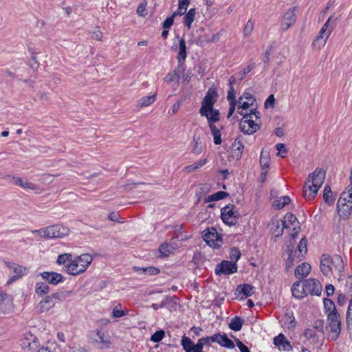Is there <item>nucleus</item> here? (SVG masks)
Returning <instances> with one entry per match:
<instances>
[{
  "mask_svg": "<svg viewBox=\"0 0 352 352\" xmlns=\"http://www.w3.org/2000/svg\"><path fill=\"white\" fill-rule=\"evenodd\" d=\"M218 97L217 89L214 87H210L201 102L199 113L201 116L206 118L209 126L214 125L220 120L219 111L214 108Z\"/></svg>",
  "mask_w": 352,
  "mask_h": 352,
  "instance_id": "obj_1",
  "label": "nucleus"
},
{
  "mask_svg": "<svg viewBox=\"0 0 352 352\" xmlns=\"http://www.w3.org/2000/svg\"><path fill=\"white\" fill-rule=\"evenodd\" d=\"M326 172L322 169H316L309 174L303 188V196L307 199H313L317 195L319 189L324 184Z\"/></svg>",
  "mask_w": 352,
  "mask_h": 352,
  "instance_id": "obj_2",
  "label": "nucleus"
},
{
  "mask_svg": "<svg viewBox=\"0 0 352 352\" xmlns=\"http://www.w3.org/2000/svg\"><path fill=\"white\" fill-rule=\"evenodd\" d=\"M344 270V264L341 256L334 255L330 256L323 254L320 260V270L322 273L329 277H336Z\"/></svg>",
  "mask_w": 352,
  "mask_h": 352,
  "instance_id": "obj_3",
  "label": "nucleus"
},
{
  "mask_svg": "<svg viewBox=\"0 0 352 352\" xmlns=\"http://www.w3.org/2000/svg\"><path fill=\"white\" fill-rule=\"evenodd\" d=\"M70 233V228L63 224H54L32 231L35 237L41 239H63Z\"/></svg>",
  "mask_w": 352,
  "mask_h": 352,
  "instance_id": "obj_4",
  "label": "nucleus"
},
{
  "mask_svg": "<svg viewBox=\"0 0 352 352\" xmlns=\"http://www.w3.org/2000/svg\"><path fill=\"white\" fill-rule=\"evenodd\" d=\"M92 260L93 257L89 254L73 256L71 263L67 266L66 273L72 276L80 275L87 270Z\"/></svg>",
  "mask_w": 352,
  "mask_h": 352,
  "instance_id": "obj_5",
  "label": "nucleus"
},
{
  "mask_svg": "<svg viewBox=\"0 0 352 352\" xmlns=\"http://www.w3.org/2000/svg\"><path fill=\"white\" fill-rule=\"evenodd\" d=\"M237 112L242 116L250 113H260L257 110V103L255 96L250 92H244L237 100Z\"/></svg>",
  "mask_w": 352,
  "mask_h": 352,
  "instance_id": "obj_6",
  "label": "nucleus"
},
{
  "mask_svg": "<svg viewBox=\"0 0 352 352\" xmlns=\"http://www.w3.org/2000/svg\"><path fill=\"white\" fill-rule=\"evenodd\" d=\"M261 126V116L260 113H250L243 116L239 122L241 131L248 135H252L257 132Z\"/></svg>",
  "mask_w": 352,
  "mask_h": 352,
  "instance_id": "obj_7",
  "label": "nucleus"
},
{
  "mask_svg": "<svg viewBox=\"0 0 352 352\" xmlns=\"http://www.w3.org/2000/svg\"><path fill=\"white\" fill-rule=\"evenodd\" d=\"M327 331L328 336L332 340H336L341 331V322L340 316L336 310L327 314Z\"/></svg>",
  "mask_w": 352,
  "mask_h": 352,
  "instance_id": "obj_8",
  "label": "nucleus"
},
{
  "mask_svg": "<svg viewBox=\"0 0 352 352\" xmlns=\"http://www.w3.org/2000/svg\"><path fill=\"white\" fill-rule=\"evenodd\" d=\"M206 243L213 249L219 248L223 243L222 236L214 228H209L203 232Z\"/></svg>",
  "mask_w": 352,
  "mask_h": 352,
  "instance_id": "obj_9",
  "label": "nucleus"
},
{
  "mask_svg": "<svg viewBox=\"0 0 352 352\" xmlns=\"http://www.w3.org/2000/svg\"><path fill=\"white\" fill-rule=\"evenodd\" d=\"M69 294V292L55 293L46 296L41 301H40L36 307L39 312L43 313L50 310L55 305L54 300H60L66 294Z\"/></svg>",
  "mask_w": 352,
  "mask_h": 352,
  "instance_id": "obj_10",
  "label": "nucleus"
},
{
  "mask_svg": "<svg viewBox=\"0 0 352 352\" xmlns=\"http://www.w3.org/2000/svg\"><path fill=\"white\" fill-rule=\"evenodd\" d=\"M283 223L284 228L289 231V234L292 238L298 235L300 230V223L293 214H286L283 219Z\"/></svg>",
  "mask_w": 352,
  "mask_h": 352,
  "instance_id": "obj_11",
  "label": "nucleus"
},
{
  "mask_svg": "<svg viewBox=\"0 0 352 352\" xmlns=\"http://www.w3.org/2000/svg\"><path fill=\"white\" fill-rule=\"evenodd\" d=\"M238 216V212L233 205H228L221 209V219L228 226L235 225Z\"/></svg>",
  "mask_w": 352,
  "mask_h": 352,
  "instance_id": "obj_12",
  "label": "nucleus"
},
{
  "mask_svg": "<svg viewBox=\"0 0 352 352\" xmlns=\"http://www.w3.org/2000/svg\"><path fill=\"white\" fill-rule=\"evenodd\" d=\"M271 158L270 152L267 150L262 149L260 155L261 175L260 181L263 183L265 182L268 170L270 166Z\"/></svg>",
  "mask_w": 352,
  "mask_h": 352,
  "instance_id": "obj_13",
  "label": "nucleus"
},
{
  "mask_svg": "<svg viewBox=\"0 0 352 352\" xmlns=\"http://www.w3.org/2000/svg\"><path fill=\"white\" fill-rule=\"evenodd\" d=\"M184 68L182 65H178L173 71L168 72L163 78L164 83L169 85H175L176 87L179 85L180 80V74L184 73Z\"/></svg>",
  "mask_w": 352,
  "mask_h": 352,
  "instance_id": "obj_14",
  "label": "nucleus"
},
{
  "mask_svg": "<svg viewBox=\"0 0 352 352\" xmlns=\"http://www.w3.org/2000/svg\"><path fill=\"white\" fill-rule=\"evenodd\" d=\"M20 344L25 351L34 350L38 347V338L30 332L25 333L20 341Z\"/></svg>",
  "mask_w": 352,
  "mask_h": 352,
  "instance_id": "obj_15",
  "label": "nucleus"
},
{
  "mask_svg": "<svg viewBox=\"0 0 352 352\" xmlns=\"http://www.w3.org/2000/svg\"><path fill=\"white\" fill-rule=\"evenodd\" d=\"M12 182L14 184L21 187L24 190L34 192H38L39 190V187L37 184L30 182L25 177L13 176Z\"/></svg>",
  "mask_w": 352,
  "mask_h": 352,
  "instance_id": "obj_16",
  "label": "nucleus"
},
{
  "mask_svg": "<svg viewBox=\"0 0 352 352\" xmlns=\"http://www.w3.org/2000/svg\"><path fill=\"white\" fill-rule=\"evenodd\" d=\"M296 21V8H291L287 10L281 19V29L283 30H287L292 27Z\"/></svg>",
  "mask_w": 352,
  "mask_h": 352,
  "instance_id": "obj_17",
  "label": "nucleus"
},
{
  "mask_svg": "<svg viewBox=\"0 0 352 352\" xmlns=\"http://www.w3.org/2000/svg\"><path fill=\"white\" fill-rule=\"evenodd\" d=\"M236 271V264L228 261H223L215 269L217 275L233 274Z\"/></svg>",
  "mask_w": 352,
  "mask_h": 352,
  "instance_id": "obj_18",
  "label": "nucleus"
},
{
  "mask_svg": "<svg viewBox=\"0 0 352 352\" xmlns=\"http://www.w3.org/2000/svg\"><path fill=\"white\" fill-rule=\"evenodd\" d=\"M172 49L177 52V59L178 65H182L187 57V47L185 40L184 38H179V43L177 44L174 43Z\"/></svg>",
  "mask_w": 352,
  "mask_h": 352,
  "instance_id": "obj_19",
  "label": "nucleus"
},
{
  "mask_svg": "<svg viewBox=\"0 0 352 352\" xmlns=\"http://www.w3.org/2000/svg\"><path fill=\"white\" fill-rule=\"evenodd\" d=\"M41 278L51 285H58L63 281L61 274L56 272H43L39 274Z\"/></svg>",
  "mask_w": 352,
  "mask_h": 352,
  "instance_id": "obj_20",
  "label": "nucleus"
},
{
  "mask_svg": "<svg viewBox=\"0 0 352 352\" xmlns=\"http://www.w3.org/2000/svg\"><path fill=\"white\" fill-rule=\"evenodd\" d=\"M306 291L308 294L319 296L322 292V285L320 283L314 278H309L305 282Z\"/></svg>",
  "mask_w": 352,
  "mask_h": 352,
  "instance_id": "obj_21",
  "label": "nucleus"
},
{
  "mask_svg": "<svg viewBox=\"0 0 352 352\" xmlns=\"http://www.w3.org/2000/svg\"><path fill=\"white\" fill-rule=\"evenodd\" d=\"M269 229L274 236L278 237L281 236L285 229L283 220L276 217H273L269 224Z\"/></svg>",
  "mask_w": 352,
  "mask_h": 352,
  "instance_id": "obj_22",
  "label": "nucleus"
},
{
  "mask_svg": "<svg viewBox=\"0 0 352 352\" xmlns=\"http://www.w3.org/2000/svg\"><path fill=\"white\" fill-rule=\"evenodd\" d=\"M211 342H217L223 347L228 349H233L234 344L233 342L230 340L226 334L217 333L211 336Z\"/></svg>",
  "mask_w": 352,
  "mask_h": 352,
  "instance_id": "obj_23",
  "label": "nucleus"
},
{
  "mask_svg": "<svg viewBox=\"0 0 352 352\" xmlns=\"http://www.w3.org/2000/svg\"><path fill=\"white\" fill-rule=\"evenodd\" d=\"M7 266L13 270L14 275L11 277V280H16L25 276L28 272V268L25 266L15 264L8 263Z\"/></svg>",
  "mask_w": 352,
  "mask_h": 352,
  "instance_id": "obj_24",
  "label": "nucleus"
},
{
  "mask_svg": "<svg viewBox=\"0 0 352 352\" xmlns=\"http://www.w3.org/2000/svg\"><path fill=\"white\" fill-rule=\"evenodd\" d=\"M305 289V285L304 283L300 281L296 282L292 287V295L298 299L303 298L308 295V292Z\"/></svg>",
  "mask_w": 352,
  "mask_h": 352,
  "instance_id": "obj_25",
  "label": "nucleus"
},
{
  "mask_svg": "<svg viewBox=\"0 0 352 352\" xmlns=\"http://www.w3.org/2000/svg\"><path fill=\"white\" fill-rule=\"evenodd\" d=\"M176 247L171 243H163L159 247L158 251L161 256L168 257L170 254H175L176 252Z\"/></svg>",
  "mask_w": 352,
  "mask_h": 352,
  "instance_id": "obj_26",
  "label": "nucleus"
},
{
  "mask_svg": "<svg viewBox=\"0 0 352 352\" xmlns=\"http://www.w3.org/2000/svg\"><path fill=\"white\" fill-rule=\"evenodd\" d=\"M311 267L307 263H303L297 266L295 270V276L298 278H302L308 276L311 271Z\"/></svg>",
  "mask_w": 352,
  "mask_h": 352,
  "instance_id": "obj_27",
  "label": "nucleus"
},
{
  "mask_svg": "<svg viewBox=\"0 0 352 352\" xmlns=\"http://www.w3.org/2000/svg\"><path fill=\"white\" fill-rule=\"evenodd\" d=\"M352 208L351 202L349 204H340V200H338L337 204V211L340 217L343 219L348 218L351 214V210Z\"/></svg>",
  "mask_w": 352,
  "mask_h": 352,
  "instance_id": "obj_28",
  "label": "nucleus"
},
{
  "mask_svg": "<svg viewBox=\"0 0 352 352\" xmlns=\"http://www.w3.org/2000/svg\"><path fill=\"white\" fill-rule=\"evenodd\" d=\"M208 160L206 158L200 160L192 164L185 166L183 169V171L186 173H194L198 170L199 169L201 168L204 166L206 164Z\"/></svg>",
  "mask_w": 352,
  "mask_h": 352,
  "instance_id": "obj_29",
  "label": "nucleus"
},
{
  "mask_svg": "<svg viewBox=\"0 0 352 352\" xmlns=\"http://www.w3.org/2000/svg\"><path fill=\"white\" fill-rule=\"evenodd\" d=\"M73 258V255L71 253H64L59 254L56 258V264L63 266L65 272H66L67 266Z\"/></svg>",
  "mask_w": 352,
  "mask_h": 352,
  "instance_id": "obj_30",
  "label": "nucleus"
},
{
  "mask_svg": "<svg viewBox=\"0 0 352 352\" xmlns=\"http://www.w3.org/2000/svg\"><path fill=\"white\" fill-rule=\"evenodd\" d=\"M274 343L278 346L280 350L289 351L292 349L290 344L286 340L285 336L282 334H280L274 339Z\"/></svg>",
  "mask_w": 352,
  "mask_h": 352,
  "instance_id": "obj_31",
  "label": "nucleus"
},
{
  "mask_svg": "<svg viewBox=\"0 0 352 352\" xmlns=\"http://www.w3.org/2000/svg\"><path fill=\"white\" fill-rule=\"evenodd\" d=\"M191 151L193 154L199 155L202 153L204 147L201 143V138L195 135L191 142Z\"/></svg>",
  "mask_w": 352,
  "mask_h": 352,
  "instance_id": "obj_32",
  "label": "nucleus"
},
{
  "mask_svg": "<svg viewBox=\"0 0 352 352\" xmlns=\"http://www.w3.org/2000/svg\"><path fill=\"white\" fill-rule=\"evenodd\" d=\"M157 94H154L151 96H146L142 97L138 102L136 106L138 108L148 107L153 104L156 100Z\"/></svg>",
  "mask_w": 352,
  "mask_h": 352,
  "instance_id": "obj_33",
  "label": "nucleus"
},
{
  "mask_svg": "<svg viewBox=\"0 0 352 352\" xmlns=\"http://www.w3.org/2000/svg\"><path fill=\"white\" fill-rule=\"evenodd\" d=\"M331 20V17H329L324 24L322 25V28L320 30L319 32L316 36L322 37L323 38L328 39L329 36L331 35L333 28L330 27L329 23Z\"/></svg>",
  "mask_w": 352,
  "mask_h": 352,
  "instance_id": "obj_34",
  "label": "nucleus"
},
{
  "mask_svg": "<svg viewBox=\"0 0 352 352\" xmlns=\"http://www.w3.org/2000/svg\"><path fill=\"white\" fill-rule=\"evenodd\" d=\"M189 3L190 1L188 0H179V7L177 10L173 13L172 16L175 18L177 16L184 15L186 12Z\"/></svg>",
  "mask_w": 352,
  "mask_h": 352,
  "instance_id": "obj_35",
  "label": "nucleus"
},
{
  "mask_svg": "<svg viewBox=\"0 0 352 352\" xmlns=\"http://www.w3.org/2000/svg\"><path fill=\"white\" fill-rule=\"evenodd\" d=\"M196 16V10L195 8H191L184 16V24L190 29L191 28V24L195 21Z\"/></svg>",
  "mask_w": 352,
  "mask_h": 352,
  "instance_id": "obj_36",
  "label": "nucleus"
},
{
  "mask_svg": "<svg viewBox=\"0 0 352 352\" xmlns=\"http://www.w3.org/2000/svg\"><path fill=\"white\" fill-rule=\"evenodd\" d=\"M327 41V39L316 36L312 41L311 47L314 50H321L325 46Z\"/></svg>",
  "mask_w": 352,
  "mask_h": 352,
  "instance_id": "obj_37",
  "label": "nucleus"
},
{
  "mask_svg": "<svg viewBox=\"0 0 352 352\" xmlns=\"http://www.w3.org/2000/svg\"><path fill=\"white\" fill-rule=\"evenodd\" d=\"M50 292V287L43 282H39L36 284L35 286V292L39 296H43L45 294H48Z\"/></svg>",
  "mask_w": 352,
  "mask_h": 352,
  "instance_id": "obj_38",
  "label": "nucleus"
},
{
  "mask_svg": "<svg viewBox=\"0 0 352 352\" xmlns=\"http://www.w3.org/2000/svg\"><path fill=\"white\" fill-rule=\"evenodd\" d=\"M94 340L98 343L104 344H110L109 339L104 333L102 332L101 331L96 330L94 332Z\"/></svg>",
  "mask_w": 352,
  "mask_h": 352,
  "instance_id": "obj_39",
  "label": "nucleus"
},
{
  "mask_svg": "<svg viewBox=\"0 0 352 352\" xmlns=\"http://www.w3.org/2000/svg\"><path fill=\"white\" fill-rule=\"evenodd\" d=\"M340 204H349L350 202H351L352 204V190L348 188L346 191H344L340 199Z\"/></svg>",
  "mask_w": 352,
  "mask_h": 352,
  "instance_id": "obj_40",
  "label": "nucleus"
},
{
  "mask_svg": "<svg viewBox=\"0 0 352 352\" xmlns=\"http://www.w3.org/2000/svg\"><path fill=\"white\" fill-rule=\"evenodd\" d=\"M181 344L186 352H193L194 343L189 338L183 336Z\"/></svg>",
  "mask_w": 352,
  "mask_h": 352,
  "instance_id": "obj_41",
  "label": "nucleus"
},
{
  "mask_svg": "<svg viewBox=\"0 0 352 352\" xmlns=\"http://www.w3.org/2000/svg\"><path fill=\"white\" fill-rule=\"evenodd\" d=\"M228 194L223 191H219L214 194L208 196L206 199V202H211L214 201L221 200L227 197Z\"/></svg>",
  "mask_w": 352,
  "mask_h": 352,
  "instance_id": "obj_42",
  "label": "nucleus"
},
{
  "mask_svg": "<svg viewBox=\"0 0 352 352\" xmlns=\"http://www.w3.org/2000/svg\"><path fill=\"white\" fill-rule=\"evenodd\" d=\"M146 6V0H142L136 10L137 14L140 16L145 17L148 14Z\"/></svg>",
  "mask_w": 352,
  "mask_h": 352,
  "instance_id": "obj_43",
  "label": "nucleus"
},
{
  "mask_svg": "<svg viewBox=\"0 0 352 352\" xmlns=\"http://www.w3.org/2000/svg\"><path fill=\"white\" fill-rule=\"evenodd\" d=\"M211 130V133L214 138V143L217 145L221 144V135L219 130L214 125L209 126Z\"/></svg>",
  "mask_w": 352,
  "mask_h": 352,
  "instance_id": "obj_44",
  "label": "nucleus"
},
{
  "mask_svg": "<svg viewBox=\"0 0 352 352\" xmlns=\"http://www.w3.org/2000/svg\"><path fill=\"white\" fill-rule=\"evenodd\" d=\"M291 199L288 196L282 197L274 201L273 205L278 209L284 208L290 202Z\"/></svg>",
  "mask_w": 352,
  "mask_h": 352,
  "instance_id": "obj_45",
  "label": "nucleus"
},
{
  "mask_svg": "<svg viewBox=\"0 0 352 352\" xmlns=\"http://www.w3.org/2000/svg\"><path fill=\"white\" fill-rule=\"evenodd\" d=\"M323 198L326 203L331 204L333 202L334 198L330 186H326L323 192Z\"/></svg>",
  "mask_w": 352,
  "mask_h": 352,
  "instance_id": "obj_46",
  "label": "nucleus"
},
{
  "mask_svg": "<svg viewBox=\"0 0 352 352\" xmlns=\"http://www.w3.org/2000/svg\"><path fill=\"white\" fill-rule=\"evenodd\" d=\"M243 320L240 318L235 317L231 320L229 327L232 330L237 331L241 330Z\"/></svg>",
  "mask_w": 352,
  "mask_h": 352,
  "instance_id": "obj_47",
  "label": "nucleus"
},
{
  "mask_svg": "<svg viewBox=\"0 0 352 352\" xmlns=\"http://www.w3.org/2000/svg\"><path fill=\"white\" fill-rule=\"evenodd\" d=\"M128 315V311L121 308L120 305L116 306L111 312V316L115 318H121Z\"/></svg>",
  "mask_w": 352,
  "mask_h": 352,
  "instance_id": "obj_48",
  "label": "nucleus"
},
{
  "mask_svg": "<svg viewBox=\"0 0 352 352\" xmlns=\"http://www.w3.org/2000/svg\"><path fill=\"white\" fill-rule=\"evenodd\" d=\"M307 239L305 237L301 239L299 244L298 245V251L299 252L298 256L302 257L306 254L307 249Z\"/></svg>",
  "mask_w": 352,
  "mask_h": 352,
  "instance_id": "obj_49",
  "label": "nucleus"
},
{
  "mask_svg": "<svg viewBox=\"0 0 352 352\" xmlns=\"http://www.w3.org/2000/svg\"><path fill=\"white\" fill-rule=\"evenodd\" d=\"M139 270L148 275H156L160 273V270L157 267L150 266L146 267L140 268Z\"/></svg>",
  "mask_w": 352,
  "mask_h": 352,
  "instance_id": "obj_50",
  "label": "nucleus"
},
{
  "mask_svg": "<svg viewBox=\"0 0 352 352\" xmlns=\"http://www.w3.org/2000/svg\"><path fill=\"white\" fill-rule=\"evenodd\" d=\"M232 146H233V148H234V149L236 151H238L239 155L241 156V155L242 154L244 146L242 143L241 139L239 137L235 139V140L232 144Z\"/></svg>",
  "mask_w": 352,
  "mask_h": 352,
  "instance_id": "obj_51",
  "label": "nucleus"
},
{
  "mask_svg": "<svg viewBox=\"0 0 352 352\" xmlns=\"http://www.w3.org/2000/svg\"><path fill=\"white\" fill-rule=\"evenodd\" d=\"M253 30H254V23L252 21L249 20L243 28L244 36H245V37L249 36L252 34Z\"/></svg>",
  "mask_w": 352,
  "mask_h": 352,
  "instance_id": "obj_52",
  "label": "nucleus"
},
{
  "mask_svg": "<svg viewBox=\"0 0 352 352\" xmlns=\"http://www.w3.org/2000/svg\"><path fill=\"white\" fill-rule=\"evenodd\" d=\"M164 336V331L163 330L157 331L151 337V340L153 342H158L161 341Z\"/></svg>",
  "mask_w": 352,
  "mask_h": 352,
  "instance_id": "obj_53",
  "label": "nucleus"
},
{
  "mask_svg": "<svg viewBox=\"0 0 352 352\" xmlns=\"http://www.w3.org/2000/svg\"><path fill=\"white\" fill-rule=\"evenodd\" d=\"M241 252L237 248H232L230 251V258L232 263H235L240 258Z\"/></svg>",
  "mask_w": 352,
  "mask_h": 352,
  "instance_id": "obj_54",
  "label": "nucleus"
},
{
  "mask_svg": "<svg viewBox=\"0 0 352 352\" xmlns=\"http://www.w3.org/2000/svg\"><path fill=\"white\" fill-rule=\"evenodd\" d=\"M103 37V33L99 28H96L92 32L91 38L97 41H102Z\"/></svg>",
  "mask_w": 352,
  "mask_h": 352,
  "instance_id": "obj_55",
  "label": "nucleus"
},
{
  "mask_svg": "<svg viewBox=\"0 0 352 352\" xmlns=\"http://www.w3.org/2000/svg\"><path fill=\"white\" fill-rule=\"evenodd\" d=\"M324 306L327 311V314L331 311L336 310L334 303L330 299H324Z\"/></svg>",
  "mask_w": 352,
  "mask_h": 352,
  "instance_id": "obj_56",
  "label": "nucleus"
},
{
  "mask_svg": "<svg viewBox=\"0 0 352 352\" xmlns=\"http://www.w3.org/2000/svg\"><path fill=\"white\" fill-rule=\"evenodd\" d=\"M275 104V98L273 94H271L266 99L264 106L265 109H273Z\"/></svg>",
  "mask_w": 352,
  "mask_h": 352,
  "instance_id": "obj_57",
  "label": "nucleus"
},
{
  "mask_svg": "<svg viewBox=\"0 0 352 352\" xmlns=\"http://www.w3.org/2000/svg\"><path fill=\"white\" fill-rule=\"evenodd\" d=\"M276 148L278 151L277 155L283 158L285 157L287 152L285 144L282 143L277 144Z\"/></svg>",
  "mask_w": 352,
  "mask_h": 352,
  "instance_id": "obj_58",
  "label": "nucleus"
},
{
  "mask_svg": "<svg viewBox=\"0 0 352 352\" xmlns=\"http://www.w3.org/2000/svg\"><path fill=\"white\" fill-rule=\"evenodd\" d=\"M254 287L248 284H245L241 289V292L246 296H250L253 294Z\"/></svg>",
  "mask_w": 352,
  "mask_h": 352,
  "instance_id": "obj_59",
  "label": "nucleus"
},
{
  "mask_svg": "<svg viewBox=\"0 0 352 352\" xmlns=\"http://www.w3.org/2000/svg\"><path fill=\"white\" fill-rule=\"evenodd\" d=\"M227 99L229 102H237L235 96V91L232 86L230 88L228 92Z\"/></svg>",
  "mask_w": 352,
  "mask_h": 352,
  "instance_id": "obj_60",
  "label": "nucleus"
},
{
  "mask_svg": "<svg viewBox=\"0 0 352 352\" xmlns=\"http://www.w3.org/2000/svg\"><path fill=\"white\" fill-rule=\"evenodd\" d=\"M182 104V102L181 100H177L175 102L171 107L170 115H175L179 111Z\"/></svg>",
  "mask_w": 352,
  "mask_h": 352,
  "instance_id": "obj_61",
  "label": "nucleus"
},
{
  "mask_svg": "<svg viewBox=\"0 0 352 352\" xmlns=\"http://www.w3.org/2000/svg\"><path fill=\"white\" fill-rule=\"evenodd\" d=\"M205 340H199L197 343L196 344H194L193 346V352H204L203 348H204V342Z\"/></svg>",
  "mask_w": 352,
  "mask_h": 352,
  "instance_id": "obj_62",
  "label": "nucleus"
},
{
  "mask_svg": "<svg viewBox=\"0 0 352 352\" xmlns=\"http://www.w3.org/2000/svg\"><path fill=\"white\" fill-rule=\"evenodd\" d=\"M174 19L175 17H173L172 15L168 17L163 23V28L164 29L170 28L173 24Z\"/></svg>",
  "mask_w": 352,
  "mask_h": 352,
  "instance_id": "obj_63",
  "label": "nucleus"
},
{
  "mask_svg": "<svg viewBox=\"0 0 352 352\" xmlns=\"http://www.w3.org/2000/svg\"><path fill=\"white\" fill-rule=\"evenodd\" d=\"M347 320L349 322L352 324V298L351 299L348 307Z\"/></svg>",
  "mask_w": 352,
  "mask_h": 352,
  "instance_id": "obj_64",
  "label": "nucleus"
}]
</instances>
